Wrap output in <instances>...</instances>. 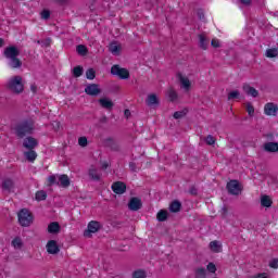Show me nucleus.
Returning <instances> with one entry per match:
<instances>
[{"label":"nucleus","mask_w":278,"mask_h":278,"mask_svg":"<svg viewBox=\"0 0 278 278\" xmlns=\"http://www.w3.org/2000/svg\"><path fill=\"white\" fill-rule=\"evenodd\" d=\"M3 54L9 60L8 64L11 68H21L23 66V62L18 59L21 51L15 46L7 47Z\"/></svg>","instance_id":"f257e3e1"},{"label":"nucleus","mask_w":278,"mask_h":278,"mask_svg":"<svg viewBox=\"0 0 278 278\" xmlns=\"http://www.w3.org/2000/svg\"><path fill=\"white\" fill-rule=\"evenodd\" d=\"M34 129H36L34 121L26 119L15 126V135L17 138H25V136H31Z\"/></svg>","instance_id":"f03ea898"},{"label":"nucleus","mask_w":278,"mask_h":278,"mask_svg":"<svg viewBox=\"0 0 278 278\" xmlns=\"http://www.w3.org/2000/svg\"><path fill=\"white\" fill-rule=\"evenodd\" d=\"M7 88L14 92L15 94H21L23 92L24 85H23V77L21 76H13L7 83Z\"/></svg>","instance_id":"7ed1b4c3"},{"label":"nucleus","mask_w":278,"mask_h":278,"mask_svg":"<svg viewBox=\"0 0 278 278\" xmlns=\"http://www.w3.org/2000/svg\"><path fill=\"white\" fill-rule=\"evenodd\" d=\"M18 223L22 227H29L31 223L34 222V216H31V213L27 208H22L18 214Z\"/></svg>","instance_id":"20e7f679"},{"label":"nucleus","mask_w":278,"mask_h":278,"mask_svg":"<svg viewBox=\"0 0 278 278\" xmlns=\"http://www.w3.org/2000/svg\"><path fill=\"white\" fill-rule=\"evenodd\" d=\"M111 74L116 75L117 77H119V79H129V71L118 65H113L111 67Z\"/></svg>","instance_id":"39448f33"},{"label":"nucleus","mask_w":278,"mask_h":278,"mask_svg":"<svg viewBox=\"0 0 278 278\" xmlns=\"http://www.w3.org/2000/svg\"><path fill=\"white\" fill-rule=\"evenodd\" d=\"M227 190L229 194H233L235 197H238V194H241L242 192V186H240V182H238V180H230L227 184Z\"/></svg>","instance_id":"423d86ee"},{"label":"nucleus","mask_w":278,"mask_h":278,"mask_svg":"<svg viewBox=\"0 0 278 278\" xmlns=\"http://www.w3.org/2000/svg\"><path fill=\"white\" fill-rule=\"evenodd\" d=\"M101 229V224L99 222L91 220L88 224V229L84 232L85 238H90L91 233H97Z\"/></svg>","instance_id":"0eeeda50"},{"label":"nucleus","mask_w":278,"mask_h":278,"mask_svg":"<svg viewBox=\"0 0 278 278\" xmlns=\"http://www.w3.org/2000/svg\"><path fill=\"white\" fill-rule=\"evenodd\" d=\"M277 112H278V105L273 103V102H268L265 104L264 106V114L266 116H277Z\"/></svg>","instance_id":"6e6552de"},{"label":"nucleus","mask_w":278,"mask_h":278,"mask_svg":"<svg viewBox=\"0 0 278 278\" xmlns=\"http://www.w3.org/2000/svg\"><path fill=\"white\" fill-rule=\"evenodd\" d=\"M85 92L89 97H98V94H101V88L97 84H90L85 88Z\"/></svg>","instance_id":"1a4fd4ad"},{"label":"nucleus","mask_w":278,"mask_h":278,"mask_svg":"<svg viewBox=\"0 0 278 278\" xmlns=\"http://www.w3.org/2000/svg\"><path fill=\"white\" fill-rule=\"evenodd\" d=\"M24 149H28V151H31L38 147V139L34 137H26L23 141Z\"/></svg>","instance_id":"9d476101"},{"label":"nucleus","mask_w":278,"mask_h":278,"mask_svg":"<svg viewBox=\"0 0 278 278\" xmlns=\"http://www.w3.org/2000/svg\"><path fill=\"white\" fill-rule=\"evenodd\" d=\"M46 249L50 255H58L60 253V247H58V241L55 240L48 241Z\"/></svg>","instance_id":"9b49d317"},{"label":"nucleus","mask_w":278,"mask_h":278,"mask_svg":"<svg viewBox=\"0 0 278 278\" xmlns=\"http://www.w3.org/2000/svg\"><path fill=\"white\" fill-rule=\"evenodd\" d=\"M177 77L179 79L181 88L186 91L189 92L190 88L192 86V83H190V79L186 76H182L181 73L177 74Z\"/></svg>","instance_id":"f8f14e48"},{"label":"nucleus","mask_w":278,"mask_h":278,"mask_svg":"<svg viewBox=\"0 0 278 278\" xmlns=\"http://www.w3.org/2000/svg\"><path fill=\"white\" fill-rule=\"evenodd\" d=\"M112 190L115 194H125L127 190V185L123 181H116L112 185Z\"/></svg>","instance_id":"ddd939ff"},{"label":"nucleus","mask_w":278,"mask_h":278,"mask_svg":"<svg viewBox=\"0 0 278 278\" xmlns=\"http://www.w3.org/2000/svg\"><path fill=\"white\" fill-rule=\"evenodd\" d=\"M128 207L131 212H138V210L142 207V201L138 198H131L128 203Z\"/></svg>","instance_id":"4468645a"},{"label":"nucleus","mask_w":278,"mask_h":278,"mask_svg":"<svg viewBox=\"0 0 278 278\" xmlns=\"http://www.w3.org/2000/svg\"><path fill=\"white\" fill-rule=\"evenodd\" d=\"M146 103L149 108H153L155 105H160V99H157V94L151 93L148 96Z\"/></svg>","instance_id":"2eb2a0df"},{"label":"nucleus","mask_w":278,"mask_h":278,"mask_svg":"<svg viewBox=\"0 0 278 278\" xmlns=\"http://www.w3.org/2000/svg\"><path fill=\"white\" fill-rule=\"evenodd\" d=\"M2 190L5 192H12V189L14 188V180L12 178H7L2 180Z\"/></svg>","instance_id":"dca6fc26"},{"label":"nucleus","mask_w":278,"mask_h":278,"mask_svg":"<svg viewBox=\"0 0 278 278\" xmlns=\"http://www.w3.org/2000/svg\"><path fill=\"white\" fill-rule=\"evenodd\" d=\"M243 92H245V94H249L250 97H258L260 92L257 91V89L251 87L250 85L245 84L243 85Z\"/></svg>","instance_id":"f3484780"},{"label":"nucleus","mask_w":278,"mask_h":278,"mask_svg":"<svg viewBox=\"0 0 278 278\" xmlns=\"http://www.w3.org/2000/svg\"><path fill=\"white\" fill-rule=\"evenodd\" d=\"M99 103L104 110H112L114 108V102L108 98H101Z\"/></svg>","instance_id":"a211bd4d"},{"label":"nucleus","mask_w":278,"mask_h":278,"mask_svg":"<svg viewBox=\"0 0 278 278\" xmlns=\"http://www.w3.org/2000/svg\"><path fill=\"white\" fill-rule=\"evenodd\" d=\"M264 151H267V153H277L278 143L277 142H266L264 144Z\"/></svg>","instance_id":"6ab92c4d"},{"label":"nucleus","mask_w":278,"mask_h":278,"mask_svg":"<svg viewBox=\"0 0 278 278\" xmlns=\"http://www.w3.org/2000/svg\"><path fill=\"white\" fill-rule=\"evenodd\" d=\"M59 186L61 188H68L71 186V179L68 178V175H60L59 176Z\"/></svg>","instance_id":"aec40b11"},{"label":"nucleus","mask_w":278,"mask_h":278,"mask_svg":"<svg viewBox=\"0 0 278 278\" xmlns=\"http://www.w3.org/2000/svg\"><path fill=\"white\" fill-rule=\"evenodd\" d=\"M210 249L213 253H222L223 252V244L219 241H211Z\"/></svg>","instance_id":"412c9836"},{"label":"nucleus","mask_w":278,"mask_h":278,"mask_svg":"<svg viewBox=\"0 0 278 278\" xmlns=\"http://www.w3.org/2000/svg\"><path fill=\"white\" fill-rule=\"evenodd\" d=\"M199 40L200 49H203L205 51L210 46V39H207L205 35H199Z\"/></svg>","instance_id":"4be33fe9"},{"label":"nucleus","mask_w":278,"mask_h":278,"mask_svg":"<svg viewBox=\"0 0 278 278\" xmlns=\"http://www.w3.org/2000/svg\"><path fill=\"white\" fill-rule=\"evenodd\" d=\"M89 177L93 180V181H100L101 179V173H99V169L91 167L89 168Z\"/></svg>","instance_id":"5701e85b"},{"label":"nucleus","mask_w":278,"mask_h":278,"mask_svg":"<svg viewBox=\"0 0 278 278\" xmlns=\"http://www.w3.org/2000/svg\"><path fill=\"white\" fill-rule=\"evenodd\" d=\"M261 205L262 207H271L273 199L269 195H262L261 197Z\"/></svg>","instance_id":"b1692460"},{"label":"nucleus","mask_w":278,"mask_h":278,"mask_svg":"<svg viewBox=\"0 0 278 278\" xmlns=\"http://www.w3.org/2000/svg\"><path fill=\"white\" fill-rule=\"evenodd\" d=\"M48 233H60V224L52 222L48 226Z\"/></svg>","instance_id":"393cba45"},{"label":"nucleus","mask_w":278,"mask_h":278,"mask_svg":"<svg viewBox=\"0 0 278 278\" xmlns=\"http://www.w3.org/2000/svg\"><path fill=\"white\" fill-rule=\"evenodd\" d=\"M166 96L168 97L169 101H172V102H175V101H177V99H179V94L173 88L167 89Z\"/></svg>","instance_id":"a878e982"},{"label":"nucleus","mask_w":278,"mask_h":278,"mask_svg":"<svg viewBox=\"0 0 278 278\" xmlns=\"http://www.w3.org/2000/svg\"><path fill=\"white\" fill-rule=\"evenodd\" d=\"M169 211L173 213H177L181 211V202L175 200L169 204Z\"/></svg>","instance_id":"bb28decb"},{"label":"nucleus","mask_w":278,"mask_h":278,"mask_svg":"<svg viewBox=\"0 0 278 278\" xmlns=\"http://www.w3.org/2000/svg\"><path fill=\"white\" fill-rule=\"evenodd\" d=\"M24 157H26L28 162H34L36 157H38V154L34 150H29L27 152H24Z\"/></svg>","instance_id":"cd10ccee"},{"label":"nucleus","mask_w":278,"mask_h":278,"mask_svg":"<svg viewBox=\"0 0 278 278\" xmlns=\"http://www.w3.org/2000/svg\"><path fill=\"white\" fill-rule=\"evenodd\" d=\"M109 50L113 55H118V53H121V46H118L116 42H112L109 47Z\"/></svg>","instance_id":"c85d7f7f"},{"label":"nucleus","mask_w":278,"mask_h":278,"mask_svg":"<svg viewBox=\"0 0 278 278\" xmlns=\"http://www.w3.org/2000/svg\"><path fill=\"white\" fill-rule=\"evenodd\" d=\"M156 218H157L159 223H164V220H166L168 218V212L165 210H161L156 214Z\"/></svg>","instance_id":"c756f323"},{"label":"nucleus","mask_w":278,"mask_h":278,"mask_svg":"<svg viewBox=\"0 0 278 278\" xmlns=\"http://www.w3.org/2000/svg\"><path fill=\"white\" fill-rule=\"evenodd\" d=\"M265 56L266 58H278V49L277 48L267 49L265 51Z\"/></svg>","instance_id":"7c9ffc66"},{"label":"nucleus","mask_w":278,"mask_h":278,"mask_svg":"<svg viewBox=\"0 0 278 278\" xmlns=\"http://www.w3.org/2000/svg\"><path fill=\"white\" fill-rule=\"evenodd\" d=\"M207 277V271L203 267L195 269V278H205Z\"/></svg>","instance_id":"2f4dec72"},{"label":"nucleus","mask_w":278,"mask_h":278,"mask_svg":"<svg viewBox=\"0 0 278 278\" xmlns=\"http://www.w3.org/2000/svg\"><path fill=\"white\" fill-rule=\"evenodd\" d=\"M48 182H49L50 186H53V185L60 186L59 176L58 175L49 176L48 177Z\"/></svg>","instance_id":"473e14b6"},{"label":"nucleus","mask_w":278,"mask_h":278,"mask_svg":"<svg viewBox=\"0 0 278 278\" xmlns=\"http://www.w3.org/2000/svg\"><path fill=\"white\" fill-rule=\"evenodd\" d=\"M76 51L79 55H86V53H88V48L84 45H79L77 46Z\"/></svg>","instance_id":"72a5a7b5"},{"label":"nucleus","mask_w":278,"mask_h":278,"mask_svg":"<svg viewBox=\"0 0 278 278\" xmlns=\"http://www.w3.org/2000/svg\"><path fill=\"white\" fill-rule=\"evenodd\" d=\"M74 77H81L84 75V68L81 66H76L73 70Z\"/></svg>","instance_id":"f704fd0d"},{"label":"nucleus","mask_w":278,"mask_h":278,"mask_svg":"<svg viewBox=\"0 0 278 278\" xmlns=\"http://www.w3.org/2000/svg\"><path fill=\"white\" fill-rule=\"evenodd\" d=\"M47 199V192L46 191H37L36 192V200L37 201H45Z\"/></svg>","instance_id":"c9c22d12"},{"label":"nucleus","mask_w":278,"mask_h":278,"mask_svg":"<svg viewBox=\"0 0 278 278\" xmlns=\"http://www.w3.org/2000/svg\"><path fill=\"white\" fill-rule=\"evenodd\" d=\"M247 112L249 116H254L255 114V108L253 106V104H251V102L247 103Z\"/></svg>","instance_id":"e433bc0d"},{"label":"nucleus","mask_w":278,"mask_h":278,"mask_svg":"<svg viewBox=\"0 0 278 278\" xmlns=\"http://www.w3.org/2000/svg\"><path fill=\"white\" fill-rule=\"evenodd\" d=\"M12 245L14 247V249H21L23 247V241L21 240V238H15L12 241Z\"/></svg>","instance_id":"4c0bfd02"},{"label":"nucleus","mask_w":278,"mask_h":278,"mask_svg":"<svg viewBox=\"0 0 278 278\" xmlns=\"http://www.w3.org/2000/svg\"><path fill=\"white\" fill-rule=\"evenodd\" d=\"M206 144H208L210 147L216 144V138H214V136L208 135L205 139Z\"/></svg>","instance_id":"58836bf2"},{"label":"nucleus","mask_w":278,"mask_h":278,"mask_svg":"<svg viewBox=\"0 0 278 278\" xmlns=\"http://www.w3.org/2000/svg\"><path fill=\"white\" fill-rule=\"evenodd\" d=\"M132 278H147V273L143 270H137L132 274Z\"/></svg>","instance_id":"ea45409f"},{"label":"nucleus","mask_w":278,"mask_h":278,"mask_svg":"<svg viewBox=\"0 0 278 278\" xmlns=\"http://www.w3.org/2000/svg\"><path fill=\"white\" fill-rule=\"evenodd\" d=\"M238 97H240V91L233 90L228 93V101H231V99H238Z\"/></svg>","instance_id":"a19ab883"},{"label":"nucleus","mask_w":278,"mask_h":278,"mask_svg":"<svg viewBox=\"0 0 278 278\" xmlns=\"http://www.w3.org/2000/svg\"><path fill=\"white\" fill-rule=\"evenodd\" d=\"M86 77H87V79H94V77H96V72H94V70H93V68L87 70V72H86Z\"/></svg>","instance_id":"79ce46f5"},{"label":"nucleus","mask_w":278,"mask_h":278,"mask_svg":"<svg viewBox=\"0 0 278 278\" xmlns=\"http://www.w3.org/2000/svg\"><path fill=\"white\" fill-rule=\"evenodd\" d=\"M50 17H51V12H49V10H43L41 12V18H43V21H49Z\"/></svg>","instance_id":"37998d69"},{"label":"nucleus","mask_w":278,"mask_h":278,"mask_svg":"<svg viewBox=\"0 0 278 278\" xmlns=\"http://www.w3.org/2000/svg\"><path fill=\"white\" fill-rule=\"evenodd\" d=\"M186 114H187V111H177L174 113V118L176 119L184 118Z\"/></svg>","instance_id":"c03bdc74"},{"label":"nucleus","mask_w":278,"mask_h":278,"mask_svg":"<svg viewBox=\"0 0 278 278\" xmlns=\"http://www.w3.org/2000/svg\"><path fill=\"white\" fill-rule=\"evenodd\" d=\"M78 144H79V147H88V138H86V137H80V138L78 139Z\"/></svg>","instance_id":"a18cd8bd"},{"label":"nucleus","mask_w":278,"mask_h":278,"mask_svg":"<svg viewBox=\"0 0 278 278\" xmlns=\"http://www.w3.org/2000/svg\"><path fill=\"white\" fill-rule=\"evenodd\" d=\"M206 268L208 273H216V265L214 263H208Z\"/></svg>","instance_id":"49530a36"},{"label":"nucleus","mask_w":278,"mask_h":278,"mask_svg":"<svg viewBox=\"0 0 278 278\" xmlns=\"http://www.w3.org/2000/svg\"><path fill=\"white\" fill-rule=\"evenodd\" d=\"M211 46L214 48V49H218L220 47V41L218 39H213L211 41Z\"/></svg>","instance_id":"de8ad7c7"},{"label":"nucleus","mask_w":278,"mask_h":278,"mask_svg":"<svg viewBox=\"0 0 278 278\" xmlns=\"http://www.w3.org/2000/svg\"><path fill=\"white\" fill-rule=\"evenodd\" d=\"M270 268H278V260L274 258L269 263Z\"/></svg>","instance_id":"09e8293b"},{"label":"nucleus","mask_w":278,"mask_h":278,"mask_svg":"<svg viewBox=\"0 0 278 278\" xmlns=\"http://www.w3.org/2000/svg\"><path fill=\"white\" fill-rule=\"evenodd\" d=\"M129 168H130V170H132V173H136V170H137L136 163H134V162L129 163Z\"/></svg>","instance_id":"8fccbe9b"},{"label":"nucleus","mask_w":278,"mask_h":278,"mask_svg":"<svg viewBox=\"0 0 278 278\" xmlns=\"http://www.w3.org/2000/svg\"><path fill=\"white\" fill-rule=\"evenodd\" d=\"M242 5H250L252 0H239Z\"/></svg>","instance_id":"3c124183"},{"label":"nucleus","mask_w":278,"mask_h":278,"mask_svg":"<svg viewBox=\"0 0 278 278\" xmlns=\"http://www.w3.org/2000/svg\"><path fill=\"white\" fill-rule=\"evenodd\" d=\"M56 3H60L61 5H64L66 3H68V1L71 0H54Z\"/></svg>","instance_id":"603ef678"},{"label":"nucleus","mask_w":278,"mask_h":278,"mask_svg":"<svg viewBox=\"0 0 278 278\" xmlns=\"http://www.w3.org/2000/svg\"><path fill=\"white\" fill-rule=\"evenodd\" d=\"M254 278H268V276H266V274H257Z\"/></svg>","instance_id":"864d4df0"},{"label":"nucleus","mask_w":278,"mask_h":278,"mask_svg":"<svg viewBox=\"0 0 278 278\" xmlns=\"http://www.w3.org/2000/svg\"><path fill=\"white\" fill-rule=\"evenodd\" d=\"M30 90H31V92H36V90H38V87H36V85H31Z\"/></svg>","instance_id":"5fc2aeb1"},{"label":"nucleus","mask_w":278,"mask_h":278,"mask_svg":"<svg viewBox=\"0 0 278 278\" xmlns=\"http://www.w3.org/2000/svg\"><path fill=\"white\" fill-rule=\"evenodd\" d=\"M108 166H110V165L108 164V162H104V163L102 164L103 170H105V169L108 168Z\"/></svg>","instance_id":"6e6d98bb"},{"label":"nucleus","mask_w":278,"mask_h":278,"mask_svg":"<svg viewBox=\"0 0 278 278\" xmlns=\"http://www.w3.org/2000/svg\"><path fill=\"white\" fill-rule=\"evenodd\" d=\"M199 18L203 20V18H205V15L203 13H199Z\"/></svg>","instance_id":"4d7b16f0"},{"label":"nucleus","mask_w":278,"mask_h":278,"mask_svg":"<svg viewBox=\"0 0 278 278\" xmlns=\"http://www.w3.org/2000/svg\"><path fill=\"white\" fill-rule=\"evenodd\" d=\"M190 192L191 194H197V189H191Z\"/></svg>","instance_id":"13d9d810"},{"label":"nucleus","mask_w":278,"mask_h":278,"mask_svg":"<svg viewBox=\"0 0 278 278\" xmlns=\"http://www.w3.org/2000/svg\"><path fill=\"white\" fill-rule=\"evenodd\" d=\"M125 116H129V110L125 111Z\"/></svg>","instance_id":"bf43d9fd"},{"label":"nucleus","mask_w":278,"mask_h":278,"mask_svg":"<svg viewBox=\"0 0 278 278\" xmlns=\"http://www.w3.org/2000/svg\"><path fill=\"white\" fill-rule=\"evenodd\" d=\"M0 47H3V39L0 38Z\"/></svg>","instance_id":"052dcab7"},{"label":"nucleus","mask_w":278,"mask_h":278,"mask_svg":"<svg viewBox=\"0 0 278 278\" xmlns=\"http://www.w3.org/2000/svg\"><path fill=\"white\" fill-rule=\"evenodd\" d=\"M37 45H42V41L38 40V41H37Z\"/></svg>","instance_id":"680f3d73"}]
</instances>
